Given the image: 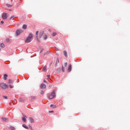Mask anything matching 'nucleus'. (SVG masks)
I'll list each match as a JSON object with an SVG mask.
<instances>
[{"label": "nucleus", "instance_id": "dca6fc26", "mask_svg": "<svg viewBox=\"0 0 130 130\" xmlns=\"http://www.w3.org/2000/svg\"><path fill=\"white\" fill-rule=\"evenodd\" d=\"M5 44H4V43H2L0 45V47H1L2 48H5Z\"/></svg>", "mask_w": 130, "mask_h": 130}, {"label": "nucleus", "instance_id": "58836bf2", "mask_svg": "<svg viewBox=\"0 0 130 130\" xmlns=\"http://www.w3.org/2000/svg\"><path fill=\"white\" fill-rule=\"evenodd\" d=\"M29 127L30 128L31 130H33V128H32V126L31 125H29Z\"/></svg>", "mask_w": 130, "mask_h": 130}, {"label": "nucleus", "instance_id": "b1692460", "mask_svg": "<svg viewBox=\"0 0 130 130\" xmlns=\"http://www.w3.org/2000/svg\"><path fill=\"white\" fill-rule=\"evenodd\" d=\"M9 128L11 129V130H15L16 129V128H15V127L13 126H10L9 127Z\"/></svg>", "mask_w": 130, "mask_h": 130}, {"label": "nucleus", "instance_id": "5701e85b", "mask_svg": "<svg viewBox=\"0 0 130 130\" xmlns=\"http://www.w3.org/2000/svg\"><path fill=\"white\" fill-rule=\"evenodd\" d=\"M7 78H8L7 74H4V80H7Z\"/></svg>", "mask_w": 130, "mask_h": 130}, {"label": "nucleus", "instance_id": "a878e982", "mask_svg": "<svg viewBox=\"0 0 130 130\" xmlns=\"http://www.w3.org/2000/svg\"><path fill=\"white\" fill-rule=\"evenodd\" d=\"M46 69H47V67H46V66H44V67L43 68L42 71H44V72H46Z\"/></svg>", "mask_w": 130, "mask_h": 130}, {"label": "nucleus", "instance_id": "79ce46f5", "mask_svg": "<svg viewBox=\"0 0 130 130\" xmlns=\"http://www.w3.org/2000/svg\"><path fill=\"white\" fill-rule=\"evenodd\" d=\"M1 24H4V21L2 20L1 21Z\"/></svg>", "mask_w": 130, "mask_h": 130}, {"label": "nucleus", "instance_id": "f8f14e48", "mask_svg": "<svg viewBox=\"0 0 130 130\" xmlns=\"http://www.w3.org/2000/svg\"><path fill=\"white\" fill-rule=\"evenodd\" d=\"M1 119H2V120L3 121H5L6 122H7L8 121V120H9V119L8 118H4V117H2L1 118Z\"/></svg>", "mask_w": 130, "mask_h": 130}, {"label": "nucleus", "instance_id": "37998d69", "mask_svg": "<svg viewBox=\"0 0 130 130\" xmlns=\"http://www.w3.org/2000/svg\"><path fill=\"white\" fill-rule=\"evenodd\" d=\"M44 83H47V81H46V80H44Z\"/></svg>", "mask_w": 130, "mask_h": 130}, {"label": "nucleus", "instance_id": "7c9ffc66", "mask_svg": "<svg viewBox=\"0 0 130 130\" xmlns=\"http://www.w3.org/2000/svg\"><path fill=\"white\" fill-rule=\"evenodd\" d=\"M46 39H47V35H45V37L44 38V40H46Z\"/></svg>", "mask_w": 130, "mask_h": 130}, {"label": "nucleus", "instance_id": "72a5a7b5", "mask_svg": "<svg viewBox=\"0 0 130 130\" xmlns=\"http://www.w3.org/2000/svg\"><path fill=\"white\" fill-rule=\"evenodd\" d=\"M44 50V49L42 48L40 51V53H42V52Z\"/></svg>", "mask_w": 130, "mask_h": 130}, {"label": "nucleus", "instance_id": "2f4dec72", "mask_svg": "<svg viewBox=\"0 0 130 130\" xmlns=\"http://www.w3.org/2000/svg\"><path fill=\"white\" fill-rule=\"evenodd\" d=\"M14 18H15V16H12L10 17V20H12V19H13V20H14Z\"/></svg>", "mask_w": 130, "mask_h": 130}, {"label": "nucleus", "instance_id": "20e7f679", "mask_svg": "<svg viewBox=\"0 0 130 130\" xmlns=\"http://www.w3.org/2000/svg\"><path fill=\"white\" fill-rule=\"evenodd\" d=\"M23 30L22 29H17L16 31V36H19L21 33H22Z\"/></svg>", "mask_w": 130, "mask_h": 130}, {"label": "nucleus", "instance_id": "f704fd0d", "mask_svg": "<svg viewBox=\"0 0 130 130\" xmlns=\"http://www.w3.org/2000/svg\"><path fill=\"white\" fill-rule=\"evenodd\" d=\"M3 98H5V99H8V96L6 95H3Z\"/></svg>", "mask_w": 130, "mask_h": 130}, {"label": "nucleus", "instance_id": "f03ea898", "mask_svg": "<svg viewBox=\"0 0 130 130\" xmlns=\"http://www.w3.org/2000/svg\"><path fill=\"white\" fill-rule=\"evenodd\" d=\"M56 97V95L55 94V90H53L51 92V94L48 95V98L49 99H53V98H55Z\"/></svg>", "mask_w": 130, "mask_h": 130}, {"label": "nucleus", "instance_id": "6ab92c4d", "mask_svg": "<svg viewBox=\"0 0 130 130\" xmlns=\"http://www.w3.org/2000/svg\"><path fill=\"white\" fill-rule=\"evenodd\" d=\"M57 63H59V59L58 58H57L56 63H55V67L57 66Z\"/></svg>", "mask_w": 130, "mask_h": 130}, {"label": "nucleus", "instance_id": "c03bdc74", "mask_svg": "<svg viewBox=\"0 0 130 130\" xmlns=\"http://www.w3.org/2000/svg\"><path fill=\"white\" fill-rule=\"evenodd\" d=\"M51 30L50 29H49V31H50Z\"/></svg>", "mask_w": 130, "mask_h": 130}, {"label": "nucleus", "instance_id": "4be33fe9", "mask_svg": "<svg viewBox=\"0 0 130 130\" xmlns=\"http://www.w3.org/2000/svg\"><path fill=\"white\" fill-rule=\"evenodd\" d=\"M63 54L64 56H66V57L68 56V53L67 52V51H63Z\"/></svg>", "mask_w": 130, "mask_h": 130}, {"label": "nucleus", "instance_id": "c9c22d12", "mask_svg": "<svg viewBox=\"0 0 130 130\" xmlns=\"http://www.w3.org/2000/svg\"><path fill=\"white\" fill-rule=\"evenodd\" d=\"M40 93V94H44V91L43 90H41Z\"/></svg>", "mask_w": 130, "mask_h": 130}, {"label": "nucleus", "instance_id": "0eeeda50", "mask_svg": "<svg viewBox=\"0 0 130 130\" xmlns=\"http://www.w3.org/2000/svg\"><path fill=\"white\" fill-rule=\"evenodd\" d=\"M44 33V31H41L40 32V33L39 34V38H42V36H43Z\"/></svg>", "mask_w": 130, "mask_h": 130}, {"label": "nucleus", "instance_id": "393cba45", "mask_svg": "<svg viewBox=\"0 0 130 130\" xmlns=\"http://www.w3.org/2000/svg\"><path fill=\"white\" fill-rule=\"evenodd\" d=\"M50 53V51H48L44 53V55H46V54H49Z\"/></svg>", "mask_w": 130, "mask_h": 130}, {"label": "nucleus", "instance_id": "9b49d317", "mask_svg": "<svg viewBox=\"0 0 130 130\" xmlns=\"http://www.w3.org/2000/svg\"><path fill=\"white\" fill-rule=\"evenodd\" d=\"M19 102H22V103H25V100H24L23 98H20L19 99Z\"/></svg>", "mask_w": 130, "mask_h": 130}, {"label": "nucleus", "instance_id": "ea45409f", "mask_svg": "<svg viewBox=\"0 0 130 130\" xmlns=\"http://www.w3.org/2000/svg\"><path fill=\"white\" fill-rule=\"evenodd\" d=\"M55 50H56L57 51H58V50H59L58 48H56V47H55Z\"/></svg>", "mask_w": 130, "mask_h": 130}, {"label": "nucleus", "instance_id": "1a4fd4ad", "mask_svg": "<svg viewBox=\"0 0 130 130\" xmlns=\"http://www.w3.org/2000/svg\"><path fill=\"white\" fill-rule=\"evenodd\" d=\"M26 118H27V116H23V117H22V120L24 121V122H26L27 120Z\"/></svg>", "mask_w": 130, "mask_h": 130}, {"label": "nucleus", "instance_id": "473e14b6", "mask_svg": "<svg viewBox=\"0 0 130 130\" xmlns=\"http://www.w3.org/2000/svg\"><path fill=\"white\" fill-rule=\"evenodd\" d=\"M9 87L11 88V89H13V88H14V86L11 85H9Z\"/></svg>", "mask_w": 130, "mask_h": 130}, {"label": "nucleus", "instance_id": "412c9836", "mask_svg": "<svg viewBox=\"0 0 130 130\" xmlns=\"http://www.w3.org/2000/svg\"><path fill=\"white\" fill-rule=\"evenodd\" d=\"M50 107L51 108H56V106L54 105L53 104H51L50 105Z\"/></svg>", "mask_w": 130, "mask_h": 130}, {"label": "nucleus", "instance_id": "f257e3e1", "mask_svg": "<svg viewBox=\"0 0 130 130\" xmlns=\"http://www.w3.org/2000/svg\"><path fill=\"white\" fill-rule=\"evenodd\" d=\"M32 38H33V34L32 33L29 34L28 37L26 38V39L25 40V43H30V42L32 41Z\"/></svg>", "mask_w": 130, "mask_h": 130}, {"label": "nucleus", "instance_id": "c756f323", "mask_svg": "<svg viewBox=\"0 0 130 130\" xmlns=\"http://www.w3.org/2000/svg\"><path fill=\"white\" fill-rule=\"evenodd\" d=\"M52 35L53 37L56 36V32H53Z\"/></svg>", "mask_w": 130, "mask_h": 130}, {"label": "nucleus", "instance_id": "4c0bfd02", "mask_svg": "<svg viewBox=\"0 0 130 130\" xmlns=\"http://www.w3.org/2000/svg\"><path fill=\"white\" fill-rule=\"evenodd\" d=\"M49 113H53L54 111H49Z\"/></svg>", "mask_w": 130, "mask_h": 130}, {"label": "nucleus", "instance_id": "bb28decb", "mask_svg": "<svg viewBox=\"0 0 130 130\" xmlns=\"http://www.w3.org/2000/svg\"><path fill=\"white\" fill-rule=\"evenodd\" d=\"M6 6L8 7V8H12V7H13V5L10 4H6Z\"/></svg>", "mask_w": 130, "mask_h": 130}, {"label": "nucleus", "instance_id": "ddd939ff", "mask_svg": "<svg viewBox=\"0 0 130 130\" xmlns=\"http://www.w3.org/2000/svg\"><path fill=\"white\" fill-rule=\"evenodd\" d=\"M30 123H33L34 122V119L32 118L31 117H29L28 118Z\"/></svg>", "mask_w": 130, "mask_h": 130}, {"label": "nucleus", "instance_id": "7ed1b4c3", "mask_svg": "<svg viewBox=\"0 0 130 130\" xmlns=\"http://www.w3.org/2000/svg\"><path fill=\"white\" fill-rule=\"evenodd\" d=\"M0 87L2 88V89H8L9 88V86L8 85L5 84L4 83H1L0 84Z\"/></svg>", "mask_w": 130, "mask_h": 130}, {"label": "nucleus", "instance_id": "f3484780", "mask_svg": "<svg viewBox=\"0 0 130 130\" xmlns=\"http://www.w3.org/2000/svg\"><path fill=\"white\" fill-rule=\"evenodd\" d=\"M22 29L26 30V29H27V24H23L22 26Z\"/></svg>", "mask_w": 130, "mask_h": 130}, {"label": "nucleus", "instance_id": "a211bd4d", "mask_svg": "<svg viewBox=\"0 0 130 130\" xmlns=\"http://www.w3.org/2000/svg\"><path fill=\"white\" fill-rule=\"evenodd\" d=\"M36 99V96H31L30 97V101H33V100H35Z\"/></svg>", "mask_w": 130, "mask_h": 130}, {"label": "nucleus", "instance_id": "6e6552de", "mask_svg": "<svg viewBox=\"0 0 130 130\" xmlns=\"http://www.w3.org/2000/svg\"><path fill=\"white\" fill-rule=\"evenodd\" d=\"M41 89H46V85L44 84V83H42L41 84Z\"/></svg>", "mask_w": 130, "mask_h": 130}, {"label": "nucleus", "instance_id": "4468645a", "mask_svg": "<svg viewBox=\"0 0 130 130\" xmlns=\"http://www.w3.org/2000/svg\"><path fill=\"white\" fill-rule=\"evenodd\" d=\"M22 126L24 127V128H25L26 129H29V127H28L25 124H22Z\"/></svg>", "mask_w": 130, "mask_h": 130}, {"label": "nucleus", "instance_id": "423d86ee", "mask_svg": "<svg viewBox=\"0 0 130 130\" xmlns=\"http://www.w3.org/2000/svg\"><path fill=\"white\" fill-rule=\"evenodd\" d=\"M39 34V31H37L36 32V39L38 41V42H41L40 40H39V38H38V34Z\"/></svg>", "mask_w": 130, "mask_h": 130}, {"label": "nucleus", "instance_id": "a18cd8bd", "mask_svg": "<svg viewBox=\"0 0 130 130\" xmlns=\"http://www.w3.org/2000/svg\"><path fill=\"white\" fill-rule=\"evenodd\" d=\"M0 51H1V48H0Z\"/></svg>", "mask_w": 130, "mask_h": 130}, {"label": "nucleus", "instance_id": "aec40b11", "mask_svg": "<svg viewBox=\"0 0 130 130\" xmlns=\"http://www.w3.org/2000/svg\"><path fill=\"white\" fill-rule=\"evenodd\" d=\"M8 83H9V84H13L14 83V81H13L12 79H9L8 81Z\"/></svg>", "mask_w": 130, "mask_h": 130}, {"label": "nucleus", "instance_id": "cd10ccee", "mask_svg": "<svg viewBox=\"0 0 130 130\" xmlns=\"http://www.w3.org/2000/svg\"><path fill=\"white\" fill-rule=\"evenodd\" d=\"M6 42H7V43H9L10 42V39L9 38L6 39Z\"/></svg>", "mask_w": 130, "mask_h": 130}, {"label": "nucleus", "instance_id": "e433bc0d", "mask_svg": "<svg viewBox=\"0 0 130 130\" xmlns=\"http://www.w3.org/2000/svg\"><path fill=\"white\" fill-rule=\"evenodd\" d=\"M68 66V62H66L64 63V67H66Z\"/></svg>", "mask_w": 130, "mask_h": 130}, {"label": "nucleus", "instance_id": "a19ab883", "mask_svg": "<svg viewBox=\"0 0 130 130\" xmlns=\"http://www.w3.org/2000/svg\"><path fill=\"white\" fill-rule=\"evenodd\" d=\"M47 77L48 79H49L50 78V75H47Z\"/></svg>", "mask_w": 130, "mask_h": 130}, {"label": "nucleus", "instance_id": "c85d7f7f", "mask_svg": "<svg viewBox=\"0 0 130 130\" xmlns=\"http://www.w3.org/2000/svg\"><path fill=\"white\" fill-rule=\"evenodd\" d=\"M62 71L63 73H64L65 69L64 67H63V65L62 66Z\"/></svg>", "mask_w": 130, "mask_h": 130}, {"label": "nucleus", "instance_id": "39448f33", "mask_svg": "<svg viewBox=\"0 0 130 130\" xmlns=\"http://www.w3.org/2000/svg\"><path fill=\"white\" fill-rule=\"evenodd\" d=\"M2 18L4 19V20H7V19H8V15L6 13H3V14L2 15Z\"/></svg>", "mask_w": 130, "mask_h": 130}, {"label": "nucleus", "instance_id": "9d476101", "mask_svg": "<svg viewBox=\"0 0 130 130\" xmlns=\"http://www.w3.org/2000/svg\"><path fill=\"white\" fill-rule=\"evenodd\" d=\"M68 71L70 73L72 72V64H70L68 69Z\"/></svg>", "mask_w": 130, "mask_h": 130}, {"label": "nucleus", "instance_id": "2eb2a0df", "mask_svg": "<svg viewBox=\"0 0 130 130\" xmlns=\"http://www.w3.org/2000/svg\"><path fill=\"white\" fill-rule=\"evenodd\" d=\"M61 71V69H60V68H58L56 70V73H57L58 74H59Z\"/></svg>", "mask_w": 130, "mask_h": 130}]
</instances>
